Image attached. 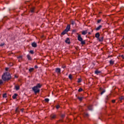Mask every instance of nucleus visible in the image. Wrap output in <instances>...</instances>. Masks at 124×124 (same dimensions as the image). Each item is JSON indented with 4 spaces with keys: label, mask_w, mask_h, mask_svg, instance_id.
Instances as JSON below:
<instances>
[{
    "label": "nucleus",
    "mask_w": 124,
    "mask_h": 124,
    "mask_svg": "<svg viewBox=\"0 0 124 124\" xmlns=\"http://www.w3.org/2000/svg\"><path fill=\"white\" fill-rule=\"evenodd\" d=\"M2 79L5 81H9L11 79V75L9 72L4 73L2 76Z\"/></svg>",
    "instance_id": "obj_1"
},
{
    "label": "nucleus",
    "mask_w": 124,
    "mask_h": 124,
    "mask_svg": "<svg viewBox=\"0 0 124 124\" xmlns=\"http://www.w3.org/2000/svg\"><path fill=\"white\" fill-rule=\"evenodd\" d=\"M32 91L34 92V93H40V89L37 88V87L34 86L32 88Z\"/></svg>",
    "instance_id": "obj_2"
},
{
    "label": "nucleus",
    "mask_w": 124,
    "mask_h": 124,
    "mask_svg": "<svg viewBox=\"0 0 124 124\" xmlns=\"http://www.w3.org/2000/svg\"><path fill=\"white\" fill-rule=\"evenodd\" d=\"M100 91L101 92V95H102V94H103V93H105L106 92L105 89H103V88H100Z\"/></svg>",
    "instance_id": "obj_3"
},
{
    "label": "nucleus",
    "mask_w": 124,
    "mask_h": 124,
    "mask_svg": "<svg viewBox=\"0 0 124 124\" xmlns=\"http://www.w3.org/2000/svg\"><path fill=\"white\" fill-rule=\"evenodd\" d=\"M65 31H67V32H68V31H70V25H68L67 26L66 29H65Z\"/></svg>",
    "instance_id": "obj_4"
},
{
    "label": "nucleus",
    "mask_w": 124,
    "mask_h": 124,
    "mask_svg": "<svg viewBox=\"0 0 124 124\" xmlns=\"http://www.w3.org/2000/svg\"><path fill=\"white\" fill-rule=\"evenodd\" d=\"M78 41H82L83 40V38L81 36L80 34H78Z\"/></svg>",
    "instance_id": "obj_5"
},
{
    "label": "nucleus",
    "mask_w": 124,
    "mask_h": 124,
    "mask_svg": "<svg viewBox=\"0 0 124 124\" xmlns=\"http://www.w3.org/2000/svg\"><path fill=\"white\" fill-rule=\"evenodd\" d=\"M100 36V34H99V32H97L95 34V37L96 38H97L98 40L99 39V37Z\"/></svg>",
    "instance_id": "obj_6"
},
{
    "label": "nucleus",
    "mask_w": 124,
    "mask_h": 124,
    "mask_svg": "<svg viewBox=\"0 0 124 124\" xmlns=\"http://www.w3.org/2000/svg\"><path fill=\"white\" fill-rule=\"evenodd\" d=\"M31 46L34 48H36V47H37V44H36L35 42H33L31 44Z\"/></svg>",
    "instance_id": "obj_7"
},
{
    "label": "nucleus",
    "mask_w": 124,
    "mask_h": 124,
    "mask_svg": "<svg viewBox=\"0 0 124 124\" xmlns=\"http://www.w3.org/2000/svg\"><path fill=\"white\" fill-rule=\"evenodd\" d=\"M65 43H67V44H70V39L69 38H67L65 41Z\"/></svg>",
    "instance_id": "obj_8"
},
{
    "label": "nucleus",
    "mask_w": 124,
    "mask_h": 124,
    "mask_svg": "<svg viewBox=\"0 0 124 124\" xmlns=\"http://www.w3.org/2000/svg\"><path fill=\"white\" fill-rule=\"evenodd\" d=\"M56 72L58 73V74H60L61 73V68H57L55 70Z\"/></svg>",
    "instance_id": "obj_9"
},
{
    "label": "nucleus",
    "mask_w": 124,
    "mask_h": 124,
    "mask_svg": "<svg viewBox=\"0 0 124 124\" xmlns=\"http://www.w3.org/2000/svg\"><path fill=\"white\" fill-rule=\"evenodd\" d=\"M35 87L39 89L41 88V87H42V85H41L40 83H38Z\"/></svg>",
    "instance_id": "obj_10"
},
{
    "label": "nucleus",
    "mask_w": 124,
    "mask_h": 124,
    "mask_svg": "<svg viewBox=\"0 0 124 124\" xmlns=\"http://www.w3.org/2000/svg\"><path fill=\"white\" fill-rule=\"evenodd\" d=\"M101 73V71H98V70H96L95 71V74L96 75H98V74H100Z\"/></svg>",
    "instance_id": "obj_11"
},
{
    "label": "nucleus",
    "mask_w": 124,
    "mask_h": 124,
    "mask_svg": "<svg viewBox=\"0 0 124 124\" xmlns=\"http://www.w3.org/2000/svg\"><path fill=\"white\" fill-rule=\"evenodd\" d=\"M102 28V25H99L98 27L95 29V31H99Z\"/></svg>",
    "instance_id": "obj_12"
},
{
    "label": "nucleus",
    "mask_w": 124,
    "mask_h": 124,
    "mask_svg": "<svg viewBox=\"0 0 124 124\" xmlns=\"http://www.w3.org/2000/svg\"><path fill=\"white\" fill-rule=\"evenodd\" d=\"M103 38H104V37L102 36V37L99 38V39H98V40L100 42H102V41H103Z\"/></svg>",
    "instance_id": "obj_13"
},
{
    "label": "nucleus",
    "mask_w": 124,
    "mask_h": 124,
    "mask_svg": "<svg viewBox=\"0 0 124 124\" xmlns=\"http://www.w3.org/2000/svg\"><path fill=\"white\" fill-rule=\"evenodd\" d=\"M17 96H18V94H17V93H15V94L13 95L12 97H13V99H16Z\"/></svg>",
    "instance_id": "obj_14"
},
{
    "label": "nucleus",
    "mask_w": 124,
    "mask_h": 124,
    "mask_svg": "<svg viewBox=\"0 0 124 124\" xmlns=\"http://www.w3.org/2000/svg\"><path fill=\"white\" fill-rule=\"evenodd\" d=\"M87 33H88V31H87V30L83 31L82 32V34L83 35H86L87 34Z\"/></svg>",
    "instance_id": "obj_15"
},
{
    "label": "nucleus",
    "mask_w": 124,
    "mask_h": 124,
    "mask_svg": "<svg viewBox=\"0 0 124 124\" xmlns=\"http://www.w3.org/2000/svg\"><path fill=\"white\" fill-rule=\"evenodd\" d=\"M66 33H67V32L66 31V30H64L62 33H61V35H64V34H66Z\"/></svg>",
    "instance_id": "obj_16"
},
{
    "label": "nucleus",
    "mask_w": 124,
    "mask_h": 124,
    "mask_svg": "<svg viewBox=\"0 0 124 124\" xmlns=\"http://www.w3.org/2000/svg\"><path fill=\"white\" fill-rule=\"evenodd\" d=\"M27 58H28V61H31V60H32L31 59V55H30L29 54L27 55Z\"/></svg>",
    "instance_id": "obj_17"
},
{
    "label": "nucleus",
    "mask_w": 124,
    "mask_h": 124,
    "mask_svg": "<svg viewBox=\"0 0 124 124\" xmlns=\"http://www.w3.org/2000/svg\"><path fill=\"white\" fill-rule=\"evenodd\" d=\"M88 109L90 111H93V106H89L88 107Z\"/></svg>",
    "instance_id": "obj_18"
},
{
    "label": "nucleus",
    "mask_w": 124,
    "mask_h": 124,
    "mask_svg": "<svg viewBox=\"0 0 124 124\" xmlns=\"http://www.w3.org/2000/svg\"><path fill=\"white\" fill-rule=\"evenodd\" d=\"M15 88L16 91H19V90H20V86H15Z\"/></svg>",
    "instance_id": "obj_19"
},
{
    "label": "nucleus",
    "mask_w": 124,
    "mask_h": 124,
    "mask_svg": "<svg viewBox=\"0 0 124 124\" xmlns=\"http://www.w3.org/2000/svg\"><path fill=\"white\" fill-rule=\"evenodd\" d=\"M83 97H79V96L78 97V99L79 101H82V100H83Z\"/></svg>",
    "instance_id": "obj_20"
},
{
    "label": "nucleus",
    "mask_w": 124,
    "mask_h": 124,
    "mask_svg": "<svg viewBox=\"0 0 124 124\" xmlns=\"http://www.w3.org/2000/svg\"><path fill=\"white\" fill-rule=\"evenodd\" d=\"M110 98V95L107 96L106 97V102H107V100H109V99Z\"/></svg>",
    "instance_id": "obj_21"
},
{
    "label": "nucleus",
    "mask_w": 124,
    "mask_h": 124,
    "mask_svg": "<svg viewBox=\"0 0 124 124\" xmlns=\"http://www.w3.org/2000/svg\"><path fill=\"white\" fill-rule=\"evenodd\" d=\"M80 42L82 45H85V44H86V42H85V41H83V40L82 41H80Z\"/></svg>",
    "instance_id": "obj_22"
},
{
    "label": "nucleus",
    "mask_w": 124,
    "mask_h": 124,
    "mask_svg": "<svg viewBox=\"0 0 124 124\" xmlns=\"http://www.w3.org/2000/svg\"><path fill=\"white\" fill-rule=\"evenodd\" d=\"M124 99V97L123 96L119 97V100H120V101H122V100H123Z\"/></svg>",
    "instance_id": "obj_23"
},
{
    "label": "nucleus",
    "mask_w": 124,
    "mask_h": 124,
    "mask_svg": "<svg viewBox=\"0 0 124 124\" xmlns=\"http://www.w3.org/2000/svg\"><path fill=\"white\" fill-rule=\"evenodd\" d=\"M51 118L52 119H55V118H56V115H52L50 116Z\"/></svg>",
    "instance_id": "obj_24"
},
{
    "label": "nucleus",
    "mask_w": 124,
    "mask_h": 124,
    "mask_svg": "<svg viewBox=\"0 0 124 124\" xmlns=\"http://www.w3.org/2000/svg\"><path fill=\"white\" fill-rule=\"evenodd\" d=\"M33 70H34V69L33 68H31L29 69V72H32Z\"/></svg>",
    "instance_id": "obj_25"
},
{
    "label": "nucleus",
    "mask_w": 124,
    "mask_h": 124,
    "mask_svg": "<svg viewBox=\"0 0 124 124\" xmlns=\"http://www.w3.org/2000/svg\"><path fill=\"white\" fill-rule=\"evenodd\" d=\"M45 101L46 102H49V101H50V99H49L48 98H46L45 99Z\"/></svg>",
    "instance_id": "obj_26"
},
{
    "label": "nucleus",
    "mask_w": 124,
    "mask_h": 124,
    "mask_svg": "<svg viewBox=\"0 0 124 124\" xmlns=\"http://www.w3.org/2000/svg\"><path fill=\"white\" fill-rule=\"evenodd\" d=\"M17 59H20V60H22V59H23V56H19L18 57H17Z\"/></svg>",
    "instance_id": "obj_27"
},
{
    "label": "nucleus",
    "mask_w": 124,
    "mask_h": 124,
    "mask_svg": "<svg viewBox=\"0 0 124 124\" xmlns=\"http://www.w3.org/2000/svg\"><path fill=\"white\" fill-rule=\"evenodd\" d=\"M109 63H110V64H114V61L110 60L109 61Z\"/></svg>",
    "instance_id": "obj_28"
},
{
    "label": "nucleus",
    "mask_w": 124,
    "mask_h": 124,
    "mask_svg": "<svg viewBox=\"0 0 124 124\" xmlns=\"http://www.w3.org/2000/svg\"><path fill=\"white\" fill-rule=\"evenodd\" d=\"M18 108H16V113H19L20 112V111L19 110H18Z\"/></svg>",
    "instance_id": "obj_29"
},
{
    "label": "nucleus",
    "mask_w": 124,
    "mask_h": 124,
    "mask_svg": "<svg viewBox=\"0 0 124 124\" xmlns=\"http://www.w3.org/2000/svg\"><path fill=\"white\" fill-rule=\"evenodd\" d=\"M69 78L70 80H72V75H69Z\"/></svg>",
    "instance_id": "obj_30"
},
{
    "label": "nucleus",
    "mask_w": 124,
    "mask_h": 124,
    "mask_svg": "<svg viewBox=\"0 0 124 124\" xmlns=\"http://www.w3.org/2000/svg\"><path fill=\"white\" fill-rule=\"evenodd\" d=\"M30 53H31L32 55L34 54V52L32 50H30Z\"/></svg>",
    "instance_id": "obj_31"
},
{
    "label": "nucleus",
    "mask_w": 124,
    "mask_h": 124,
    "mask_svg": "<svg viewBox=\"0 0 124 124\" xmlns=\"http://www.w3.org/2000/svg\"><path fill=\"white\" fill-rule=\"evenodd\" d=\"M3 84V81L2 80L0 79V85H2Z\"/></svg>",
    "instance_id": "obj_32"
},
{
    "label": "nucleus",
    "mask_w": 124,
    "mask_h": 124,
    "mask_svg": "<svg viewBox=\"0 0 124 124\" xmlns=\"http://www.w3.org/2000/svg\"><path fill=\"white\" fill-rule=\"evenodd\" d=\"M101 22V19H98V20L97 21V24H99Z\"/></svg>",
    "instance_id": "obj_33"
},
{
    "label": "nucleus",
    "mask_w": 124,
    "mask_h": 124,
    "mask_svg": "<svg viewBox=\"0 0 124 124\" xmlns=\"http://www.w3.org/2000/svg\"><path fill=\"white\" fill-rule=\"evenodd\" d=\"M81 78H78V83H81Z\"/></svg>",
    "instance_id": "obj_34"
},
{
    "label": "nucleus",
    "mask_w": 124,
    "mask_h": 124,
    "mask_svg": "<svg viewBox=\"0 0 124 124\" xmlns=\"http://www.w3.org/2000/svg\"><path fill=\"white\" fill-rule=\"evenodd\" d=\"M4 46V43H1L0 44V47H2V46Z\"/></svg>",
    "instance_id": "obj_35"
},
{
    "label": "nucleus",
    "mask_w": 124,
    "mask_h": 124,
    "mask_svg": "<svg viewBox=\"0 0 124 124\" xmlns=\"http://www.w3.org/2000/svg\"><path fill=\"white\" fill-rule=\"evenodd\" d=\"M82 91H83V89H82V88H79V89H78V92H82Z\"/></svg>",
    "instance_id": "obj_36"
},
{
    "label": "nucleus",
    "mask_w": 124,
    "mask_h": 124,
    "mask_svg": "<svg viewBox=\"0 0 124 124\" xmlns=\"http://www.w3.org/2000/svg\"><path fill=\"white\" fill-rule=\"evenodd\" d=\"M84 115L85 117H89V114L84 113Z\"/></svg>",
    "instance_id": "obj_37"
},
{
    "label": "nucleus",
    "mask_w": 124,
    "mask_h": 124,
    "mask_svg": "<svg viewBox=\"0 0 124 124\" xmlns=\"http://www.w3.org/2000/svg\"><path fill=\"white\" fill-rule=\"evenodd\" d=\"M65 116V115H64V114H62V115H61V118H62V119H63V118H64Z\"/></svg>",
    "instance_id": "obj_38"
},
{
    "label": "nucleus",
    "mask_w": 124,
    "mask_h": 124,
    "mask_svg": "<svg viewBox=\"0 0 124 124\" xmlns=\"http://www.w3.org/2000/svg\"><path fill=\"white\" fill-rule=\"evenodd\" d=\"M3 97H4V98L6 97V93H4L3 94Z\"/></svg>",
    "instance_id": "obj_39"
},
{
    "label": "nucleus",
    "mask_w": 124,
    "mask_h": 124,
    "mask_svg": "<svg viewBox=\"0 0 124 124\" xmlns=\"http://www.w3.org/2000/svg\"><path fill=\"white\" fill-rule=\"evenodd\" d=\"M65 67H66V66H65V65H62V68L64 69V68H65Z\"/></svg>",
    "instance_id": "obj_40"
},
{
    "label": "nucleus",
    "mask_w": 124,
    "mask_h": 124,
    "mask_svg": "<svg viewBox=\"0 0 124 124\" xmlns=\"http://www.w3.org/2000/svg\"><path fill=\"white\" fill-rule=\"evenodd\" d=\"M31 13H33V12H34V9H32L31 10Z\"/></svg>",
    "instance_id": "obj_41"
},
{
    "label": "nucleus",
    "mask_w": 124,
    "mask_h": 124,
    "mask_svg": "<svg viewBox=\"0 0 124 124\" xmlns=\"http://www.w3.org/2000/svg\"><path fill=\"white\" fill-rule=\"evenodd\" d=\"M71 24H72V25H74L75 24V22H74V21H72V22H71Z\"/></svg>",
    "instance_id": "obj_42"
},
{
    "label": "nucleus",
    "mask_w": 124,
    "mask_h": 124,
    "mask_svg": "<svg viewBox=\"0 0 124 124\" xmlns=\"http://www.w3.org/2000/svg\"><path fill=\"white\" fill-rule=\"evenodd\" d=\"M56 108H57V109H59V108H60V105H57V106H56Z\"/></svg>",
    "instance_id": "obj_43"
},
{
    "label": "nucleus",
    "mask_w": 124,
    "mask_h": 124,
    "mask_svg": "<svg viewBox=\"0 0 124 124\" xmlns=\"http://www.w3.org/2000/svg\"><path fill=\"white\" fill-rule=\"evenodd\" d=\"M112 103H115V102H116V101L115 100H113L112 101Z\"/></svg>",
    "instance_id": "obj_44"
},
{
    "label": "nucleus",
    "mask_w": 124,
    "mask_h": 124,
    "mask_svg": "<svg viewBox=\"0 0 124 124\" xmlns=\"http://www.w3.org/2000/svg\"><path fill=\"white\" fill-rule=\"evenodd\" d=\"M34 68H36V69L38 68V66H37V65H35L34 66Z\"/></svg>",
    "instance_id": "obj_45"
},
{
    "label": "nucleus",
    "mask_w": 124,
    "mask_h": 124,
    "mask_svg": "<svg viewBox=\"0 0 124 124\" xmlns=\"http://www.w3.org/2000/svg\"><path fill=\"white\" fill-rule=\"evenodd\" d=\"M8 69H9L8 68H5L6 71H8Z\"/></svg>",
    "instance_id": "obj_46"
},
{
    "label": "nucleus",
    "mask_w": 124,
    "mask_h": 124,
    "mask_svg": "<svg viewBox=\"0 0 124 124\" xmlns=\"http://www.w3.org/2000/svg\"><path fill=\"white\" fill-rule=\"evenodd\" d=\"M121 57L122 58V59H124V55H121Z\"/></svg>",
    "instance_id": "obj_47"
},
{
    "label": "nucleus",
    "mask_w": 124,
    "mask_h": 124,
    "mask_svg": "<svg viewBox=\"0 0 124 124\" xmlns=\"http://www.w3.org/2000/svg\"><path fill=\"white\" fill-rule=\"evenodd\" d=\"M20 110L21 111V112H24V109L23 108H21Z\"/></svg>",
    "instance_id": "obj_48"
},
{
    "label": "nucleus",
    "mask_w": 124,
    "mask_h": 124,
    "mask_svg": "<svg viewBox=\"0 0 124 124\" xmlns=\"http://www.w3.org/2000/svg\"><path fill=\"white\" fill-rule=\"evenodd\" d=\"M88 34H91V32H88Z\"/></svg>",
    "instance_id": "obj_49"
},
{
    "label": "nucleus",
    "mask_w": 124,
    "mask_h": 124,
    "mask_svg": "<svg viewBox=\"0 0 124 124\" xmlns=\"http://www.w3.org/2000/svg\"><path fill=\"white\" fill-rule=\"evenodd\" d=\"M15 78H17V77H16V76H15Z\"/></svg>",
    "instance_id": "obj_50"
},
{
    "label": "nucleus",
    "mask_w": 124,
    "mask_h": 124,
    "mask_svg": "<svg viewBox=\"0 0 124 124\" xmlns=\"http://www.w3.org/2000/svg\"><path fill=\"white\" fill-rule=\"evenodd\" d=\"M9 11H10V9H9Z\"/></svg>",
    "instance_id": "obj_51"
}]
</instances>
